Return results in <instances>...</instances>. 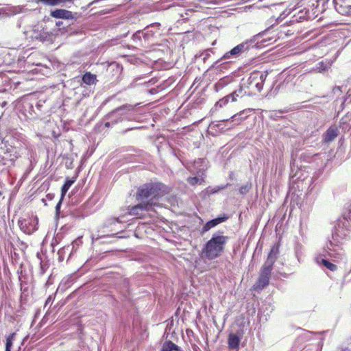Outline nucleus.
Masks as SVG:
<instances>
[{"mask_svg": "<svg viewBox=\"0 0 351 351\" xmlns=\"http://www.w3.org/2000/svg\"><path fill=\"white\" fill-rule=\"evenodd\" d=\"M351 204L344 213L343 217L337 220L332 232V238L324 248L330 257L341 258L344 250L341 247L343 241L346 239L351 230Z\"/></svg>", "mask_w": 351, "mask_h": 351, "instance_id": "f257e3e1", "label": "nucleus"}, {"mask_svg": "<svg viewBox=\"0 0 351 351\" xmlns=\"http://www.w3.org/2000/svg\"><path fill=\"white\" fill-rule=\"evenodd\" d=\"M223 231L214 232L210 239L202 246L199 256L207 261H213L219 258L224 252L228 237L225 236Z\"/></svg>", "mask_w": 351, "mask_h": 351, "instance_id": "f03ea898", "label": "nucleus"}, {"mask_svg": "<svg viewBox=\"0 0 351 351\" xmlns=\"http://www.w3.org/2000/svg\"><path fill=\"white\" fill-rule=\"evenodd\" d=\"M166 193L165 185L160 182L147 183L141 186L136 192V199L143 203L152 204V206Z\"/></svg>", "mask_w": 351, "mask_h": 351, "instance_id": "7ed1b4c3", "label": "nucleus"}, {"mask_svg": "<svg viewBox=\"0 0 351 351\" xmlns=\"http://www.w3.org/2000/svg\"><path fill=\"white\" fill-rule=\"evenodd\" d=\"M267 32L268 29L257 34L250 39H247L234 47L231 49L232 51L235 53L237 58H239L242 53L248 51L252 48L260 49L268 45L269 44L268 42L271 40V38H266L259 40Z\"/></svg>", "mask_w": 351, "mask_h": 351, "instance_id": "20e7f679", "label": "nucleus"}, {"mask_svg": "<svg viewBox=\"0 0 351 351\" xmlns=\"http://www.w3.org/2000/svg\"><path fill=\"white\" fill-rule=\"evenodd\" d=\"M139 105V103L135 104H126L119 106L121 122L125 121L139 122L142 114L137 108Z\"/></svg>", "mask_w": 351, "mask_h": 351, "instance_id": "39448f33", "label": "nucleus"}, {"mask_svg": "<svg viewBox=\"0 0 351 351\" xmlns=\"http://www.w3.org/2000/svg\"><path fill=\"white\" fill-rule=\"evenodd\" d=\"M267 71H254L250 73L247 80L246 84H244L247 88H256V90L260 93L263 88L264 82L267 77Z\"/></svg>", "mask_w": 351, "mask_h": 351, "instance_id": "423d86ee", "label": "nucleus"}, {"mask_svg": "<svg viewBox=\"0 0 351 351\" xmlns=\"http://www.w3.org/2000/svg\"><path fill=\"white\" fill-rule=\"evenodd\" d=\"M25 37L29 41L38 40L44 42L50 37L49 32H46L41 25H36L25 32Z\"/></svg>", "mask_w": 351, "mask_h": 351, "instance_id": "0eeeda50", "label": "nucleus"}, {"mask_svg": "<svg viewBox=\"0 0 351 351\" xmlns=\"http://www.w3.org/2000/svg\"><path fill=\"white\" fill-rule=\"evenodd\" d=\"M119 106L106 114L97 126L109 128L121 122Z\"/></svg>", "mask_w": 351, "mask_h": 351, "instance_id": "6e6552de", "label": "nucleus"}, {"mask_svg": "<svg viewBox=\"0 0 351 351\" xmlns=\"http://www.w3.org/2000/svg\"><path fill=\"white\" fill-rule=\"evenodd\" d=\"M232 128V125L230 124L228 119L213 121L208 125V132L213 136H217L220 133L224 132Z\"/></svg>", "mask_w": 351, "mask_h": 351, "instance_id": "1a4fd4ad", "label": "nucleus"}, {"mask_svg": "<svg viewBox=\"0 0 351 351\" xmlns=\"http://www.w3.org/2000/svg\"><path fill=\"white\" fill-rule=\"evenodd\" d=\"M330 0H302V5L308 3L311 11L317 17L319 14L324 12L328 8Z\"/></svg>", "mask_w": 351, "mask_h": 351, "instance_id": "9d476101", "label": "nucleus"}, {"mask_svg": "<svg viewBox=\"0 0 351 351\" xmlns=\"http://www.w3.org/2000/svg\"><path fill=\"white\" fill-rule=\"evenodd\" d=\"M123 217H112L106 219L104 223L103 227L108 228L111 232H116L117 233L122 230V223L124 222L122 218Z\"/></svg>", "mask_w": 351, "mask_h": 351, "instance_id": "9b49d317", "label": "nucleus"}, {"mask_svg": "<svg viewBox=\"0 0 351 351\" xmlns=\"http://www.w3.org/2000/svg\"><path fill=\"white\" fill-rule=\"evenodd\" d=\"M160 23H153L145 27L143 31L144 34V43L145 44H153L154 40V35L157 30L160 29Z\"/></svg>", "mask_w": 351, "mask_h": 351, "instance_id": "f8f14e48", "label": "nucleus"}, {"mask_svg": "<svg viewBox=\"0 0 351 351\" xmlns=\"http://www.w3.org/2000/svg\"><path fill=\"white\" fill-rule=\"evenodd\" d=\"M332 5L335 10L341 15H348L351 13L350 0H332Z\"/></svg>", "mask_w": 351, "mask_h": 351, "instance_id": "ddd939ff", "label": "nucleus"}, {"mask_svg": "<svg viewBox=\"0 0 351 351\" xmlns=\"http://www.w3.org/2000/svg\"><path fill=\"white\" fill-rule=\"evenodd\" d=\"M303 9L300 10L298 12L295 13L293 18V21L302 22L304 20H309L315 18L313 11H311V7L308 6V3H306Z\"/></svg>", "mask_w": 351, "mask_h": 351, "instance_id": "4468645a", "label": "nucleus"}, {"mask_svg": "<svg viewBox=\"0 0 351 351\" xmlns=\"http://www.w3.org/2000/svg\"><path fill=\"white\" fill-rule=\"evenodd\" d=\"M152 209V204L141 202L135 206L128 208V213L132 216L140 217L143 211Z\"/></svg>", "mask_w": 351, "mask_h": 351, "instance_id": "2eb2a0df", "label": "nucleus"}, {"mask_svg": "<svg viewBox=\"0 0 351 351\" xmlns=\"http://www.w3.org/2000/svg\"><path fill=\"white\" fill-rule=\"evenodd\" d=\"M232 62L221 60V57L213 62L208 70H214L216 72H222L223 70H228Z\"/></svg>", "mask_w": 351, "mask_h": 351, "instance_id": "dca6fc26", "label": "nucleus"}, {"mask_svg": "<svg viewBox=\"0 0 351 351\" xmlns=\"http://www.w3.org/2000/svg\"><path fill=\"white\" fill-rule=\"evenodd\" d=\"M50 16L58 19L70 20L72 18V12L65 9H55L51 11Z\"/></svg>", "mask_w": 351, "mask_h": 351, "instance_id": "f3484780", "label": "nucleus"}, {"mask_svg": "<svg viewBox=\"0 0 351 351\" xmlns=\"http://www.w3.org/2000/svg\"><path fill=\"white\" fill-rule=\"evenodd\" d=\"M339 134V130L336 125H332L323 134V141L330 143Z\"/></svg>", "mask_w": 351, "mask_h": 351, "instance_id": "a211bd4d", "label": "nucleus"}, {"mask_svg": "<svg viewBox=\"0 0 351 351\" xmlns=\"http://www.w3.org/2000/svg\"><path fill=\"white\" fill-rule=\"evenodd\" d=\"M81 84L91 86L97 82V75L89 71H86L81 77Z\"/></svg>", "mask_w": 351, "mask_h": 351, "instance_id": "6ab92c4d", "label": "nucleus"}, {"mask_svg": "<svg viewBox=\"0 0 351 351\" xmlns=\"http://www.w3.org/2000/svg\"><path fill=\"white\" fill-rule=\"evenodd\" d=\"M241 342V337L237 333H230L228 337V345L231 350H238Z\"/></svg>", "mask_w": 351, "mask_h": 351, "instance_id": "aec40b11", "label": "nucleus"}, {"mask_svg": "<svg viewBox=\"0 0 351 351\" xmlns=\"http://www.w3.org/2000/svg\"><path fill=\"white\" fill-rule=\"evenodd\" d=\"M253 110H254L252 108H247L232 115L230 118L228 119L230 124L232 125V127L239 124L241 121H243V118L241 116H242L243 114L250 113Z\"/></svg>", "mask_w": 351, "mask_h": 351, "instance_id": "412c9836", "label": "nucleus"}, {"mask_svg": "<svg viewBox=\"0 0 351 351\" xmlns=\"http://www.w3.org/2000/svg\"><path fill=\"white\" fill-rule=\"evenodd\" d=\"M230 101L232 102V97L228 94L215 103V106L210 109V112L214 113L219 108L226 106Z\"/></svg>", "mask_w": 351, "mask_h": 351, "instance_id": "4be33fe9", "label": "nucleus"}, {"mask_svg": "<svg viewBox=\"0 0 351 351\" xmlns=\"http://www.w3.org/2000/svg\"><path fill=\"white\" fill-rule=\"evenodd\" d=\"M35 101H23V108L22 112L27 117L33 116L34 114H36L34 108V104Z\"/></svg>", "mask_w": 351, "mask_h": 351, "instance_id": "5701e85b", "label": "nucleus"}, {"mask_svg": "<svg viewBox=\"0 0 351 351\" xmlns=\"http://www.w3.org/2000/svg\"><path fill=\"white\" fill-rule=\"evenodd\" d=\"M76 178H70L66 177L63 185L61 187V194L60 196H62V199H64L67 191H69V188L71 186V185L75 182Z\"/></svg>", "mask_w": 351, "mask_h": 351, "instance_id": "b1692460", "label": "nucleus"}, {"mask_svg": "<svg viewBox=\"0 0 351 351\" xmlns=\"http://www.w3.org/2000/svg\"><path fill=\"white\" fill-rule=\"evenodd\" d=\"M269 279L270 278L267 276L259 274L258 280L254 285L255 289L260 290L265 289L269 285Z\"/></svg>", "mask_w": 351, "mask_h": 351, "instance_id": "393cba45", "label": "nucleus"}, {"mask_svg": "<svg viewBox=\"0 0 351 351\" xmlns=\"http://www.w3.org/2000/svg\"><path fill=\"white\" fill-rule=\"evenodd\" d=\"M132 40L136 45L144 47L147 44L144 43V34L143 30H138L132 36Z\"/></svg>", "mask_w": 351, "mask_h": 351, "instance_id": "a878e982", "label": "nucleus"}, {"mask_svg": "<svg viewBox=\"0 0 351 351\" xmlns=\"http://www.w3.org/2000/svg\"><path fill=\"white\" fill-rule=\"evenodd\" d=\"M233 79L231 76H225L222 78H221L215 84V89L217 92H218L219 90L223 88L224 86L228 85L229 83L231 82L232 80Z\"/></svg>", "mask_w": 351, "mask_h": 351, "instance_id": "bb28decb", "label": "nucleus"}, {"mask_svg": "<svg viewBox=\"0 0 351 351\" xmlns=\"http://www.w3.org/2000/svg\"><path fill=\"white\" fill-rule=\"evenodd\" d=\"M181 351L182 349L180 346L175 344L170 340L165 341L162 344L160 351Z\"/></svg>", "mask_w": 351, "mask_h": 351, "instance_id": "cd10ccee", "label": "nucleus"}, {"mask_svg": "<svg viewBox=\"0 0 351 351\" xmlns=\"http://www.w3.org/2000/svg\"><path fill=\"white\" fill-rule=\"evenodd\" d=\"M245 87L246 86H244V84H241L238 89L230 94L232 97V102L236 101L238 97H243L246 94V91H244Z\"/></svg>", "mask_w": 351, "mask_h": 351, "instance_id": "c85d7f7f", "label": "nucleus"}, {"mask_svg": "<svg viewBox=\"0 0 351 351\" xmlns=\"http://www.w3.org/2000/svg\"><path fill=\"white\" fill-rule=\"evenodd\" d=\"M70 215L73 218L82 219L87 215L85 213V210H84L83 206H80V207L71 210Z\"/></svg>", "mask_w": 351, "mask_h": 351, "instance_id": "c756f323", "label": "nucleus"}, {"mask_svg": "<svg viewBox=\"0 0 351 351\" xmlns=\"http://www.w3.org/2000/svg\"><path fill=\"white\" fill-rule=\"evenodd\" d=\"M230 184L229 183H227L225 185H221V186H208L205 189V192L208 195H214L215 193H219L223 189H225L228 187Z\"/></svg>", "mask_w": 351, "mask_h": 351, "instance_id": "7c9ffc66", "label": "nucleus"}, {"mask_svg": "<svg viewBox=\"0 0 351 351\" xmlns=\"http://www.w3.org/2000/svg\"><path fill=\"white\" fill-rule=\"evenodd\" d=\"M71 245H65L63 247H62L61 249H60L58 252V261L60 262H62L64 260V258H65V255L66 254H70V252H71ZM71 257H68V260Z\"/></svg>", "mask_w": 351, "mask_h": 351, "instance_id": "2f4dec72", "label": "nucleus"}, {"mask_svg": "<svg viewBox=\"0 0 351 351\" xmlns=\"http://www.w3.org/2000/svg\"><path fill=\"white\" fill-rule=\"evenodd\" d=\"M16 335V332H14L6 337L5 351H12V348Z\"/></svg>", "mask_w": 351, "mask_h": 351, "instance_id": "473e14b6", "label": "nucleus"}, {"mask_svg": "<svg viewBox=\"0 0 351 351\" xmlns=\"http://www.w3.org/2000/svg\"><path fill=\"white\" fill-rule=\"evenodd\" d=\"M347 90L346 94L343 97V104L351 103V79L347 82Z\"/></svg>", "mask_w": 351, "mask_h": 351, "instance_id": "72a5a7b5", "label": "nucleus"}, {"mask_svg": "<svg viewBox=\"0 0 351 351\" xmlns=\"http://www.w3.org/2000/svg\"><path fill=\"white\" fill-rule=\"evenodd\" d=\"M217 226V223L215 219L208 221L202 227L201 233L204 234L205 232L210 230L211 228H215Z\"/></svg>", "mask_w": 351, "mask_h": 351, "instance_id": "f704fd0d", "label": "nucleus"}, {"mask_svg": "<svg viewBox=\"0 0 351 351\" xmlns=\"http://www.w3.org/2000/svg\"><path fill=\"white\" fill-rule=\"evenodd\" d=\"M82 244V237H77L76 239H75L72 243L71 244H70L69 245H71V252H70L69 254V257L71 256V255L75 252H76L77 247L79 246H80Z\"/></svg>", "mask_w": 351, "mask_h": 351, "instance_id": "c9c22d12", "label": "nucleus"}, {"mask_svg": "<svg viewBox=\"0 0 351 351\" xmlns=\"http://www.w3.org/2000/svg\"><path fill=\"white\" fill-rule=\"evenodd\" d=\"M29 224V221L27 220L19 221V226L21 229L26 234H31L32 232L34 231L35 229L33 228L31 230L29 228L28 225Z\"/></svg>", "mask_w": 351, "mask_h": 351, "instance_id": "e433bc0d", "label": "nucleus"}, {"mask_svg": "<svg viewBox=\"0 0 351 351\" xmlns=\"http://www.w3.org/2000/svg\"><path fill=\"white\" fill-rule=\"evenodd\" d=\"M252 182H247L245 184L242 185L239 188V192L241 195H245L249 193V191L252 189Z\"/></svg>", "mask_w": 351, "mask_h": 351, "instance_id": "4c0bfd02", "label": "nucleus"}, {"mask_svg": "<svg viewBox=\"0 0 351 351\" xmlns=\"http://www.w3.org/2000/svg\"><path fill=\"white\" fill-rule=\"evenodd\" d=\"M321 264L326 267L328 269L333 271H335L337 269V267L336 265L332 263L328 260L326 258H322L321 260Z\"/></svg>", "mask_w": 351, "mask_h": 351, "instance_id": "58836bf2", "label": "nucleus"}, {"mask_svg": "<svg viewBox=\"0 0 351 351\" xmlns=\"http://www.w3.org/2000/svg\"><path fill=\"white\" fill-rule=\"evenodd\" d=\"M236 58H237L235 56V53L233 52V51H232V49L227 51L221 56V60H224L228 62H231L232 63V60L236 59Z\"/></svg>", "mask_w": 351, "mask_h": 351, "instance_id": "ea45409f", "label": "nucleus"}, {"mask_svg": "<svg viewBox=\"0 0 351 351\" xmlns=\"http://www.w3.org/2000/svg\"><path fill=\"white\" fill-rule=\"evenodd\" d=\"M213 51L211 49L205 50L202 52H201L199 55H196V58H202L204 62H206V61L208 59V58L210 56V53Z\"/></svg>", "mask_w": 351, "mask_h": 351, "instance_id": "a19ab883", "label": "nucleus"}, {"mask_svg": "<svg viewBox=\"0 0 351 351\" xmlns=\"http://www.w3.org/2000/svg\"><path fill=\"white\" fill-rule=\"evenodd\" d=\"M328 66V63L324 62V61H321L317 64L316 70L318 72L322 73L326 71Z\"/></svg>", "mask_w": 351, "mask_h": 351, "instance_id": "79ce46f5", "label": "nucleus"}, {"mask_svg": "<svg viewBox=\"0 0 351 351\" xmlns=\"http://www.w3.org/2000/svg\"><path fill=\"white\" fill-rule=\"evenodd\" d=\"M63 199H62V196H60V198L55 207V218L56 219H58L60 217V208Z\"/></svg>", "mask_w": 351, "mask_h": 351, "instance_id": "37998d69", "label": "nucleus"}, {"mask_svg": "<svg viewBox=\"0 0 351 351\" xmlns=\"http://www.w3.org/2000/svg\"><path fill=\"white\" fill-rule=\"evenodd\" d=\"M201 181H203V178H199L197 176H194V177H189L188 178V182L189 183L191 184V185H196L197 184H199L201 183Z\"/></svg>", "mask_w": 351, "mask_h": 351, "instance_id": "c03bdc74", "label": "nucleus"}, {"mask_svg": "<svg viewBox=\"0 0 351 351\" xmlns=\"http://www.w3.org/2000/svg\"><path fill=\"white\" fill-rule=\"evenodd\" d=\"M214 219L216 221L217 225H219V224L226 221L228 219V215L223 213V214L219 215V216H217V217H215Z\"/></svg>", "mask_w": 351, "mask_h": 351, "instance_id": "a18cd8bd", "label": "nucleus"}, {"mask_svg": "<svg viewBox=\"0 0 351 351\" xmlns=\"http://www.w3.org/2000/svg\"><path fill=\"white\" fill-rule=\"evenodd\" d=\"M347 90V84H343L341 86H336L333 88L332 91L335 94L337 92L339 93H346Z\"/></svg>", "mask_w": 351, "mask_h": 351, "instance_id": "49530a36", "label": "nucleus"}, {"mask_svg": "<svg viewBox=\"0 0 351 351\" xmlns=\"http://www.w3.org/2000/svg\"><path fill=\"white\" fill-rule=\"evenodd\" d=\"M271 271H272V269L267 268L266 267L262 266L261 271H260V274L270 278Z\"/></svg>", "mask_w": 351, "mask_h": 351, "instance_id": "de8ad7c7", "label": "nucleus"}, {"mask_svg": "<svg viewBox=\"0 0 351 351\" xmlns=\"http://www.w3.org/2000/svg\"><path fill=\"white\" fill-rule=\"evenodd\" d=\"M275 261H275L274 259H272V258H267V260H266V261H265V263L263 264V266L266 267H267V268H269V269H273V266H274V264Z\"/></svg>", "mask_w": 351, "mask_h": 351, "instance_id": "09e8293b", "label": "nucleus"}, {"mask_svg": "<svg viewBox=\"0 0 351 351\" xmlns=\"http://www.w3.org/2000/svg\"><path fill=\"white\" fill-rule=\"evenodd\" d=\"M277 253H278V250H275L274 247L271 249L268 256H267V258H271L272 259H274L276 261V256H277Z\"/></svg>", "mask_w": 351, "mask_h": 351, "instance_id": "8fccbe9b", "label": "nucleus"}, {"mask_svg": "<svg viewBox=\"0 0 351 351\" xmlns=\"http://www.w3.org/2000/svg\"><path fill=\"white\" fill-rule=\"evenodd\" d=\"M206 160L204 158H198L194 161L195 166H204Z\"/></svg>", "mask_w": 351, "mask_h": 351, "instance_id": "3c124183", "label": "nucleus"}, {"mask_svg": "<svg viewBox=\"0 0 351 351\" xmlns=\"http://www.w3.org/2000/svg\"><path fill=\"white\" fill-rule=\"evenodd\" d=\"M111 12L110 9H104L98 12H94L92 14L104 15Z\"/></svg>", "mask_w": 351, "mask_h": 351, "instance_id": "603ef678", "label": "nucleus"}, {"mask_svg": "<svg viewBox=\"0 0 351 351\" xmlns=\"http://www.w3.org/2000/svg\"><path fill=\"white\" fill-rule=\"evenodd\" d=\"M82 16V13H79V12H72V18L71 20H73L74 19L75 21H76L77 19H79L80 17Z\"/></svg>", "mask_w": 351, "mask_h": 351, "instance_id": "864d4df0", "label": "nucleus"}, {"mask_svg": "<svg viewBox=\"0 0 351 351\" xmlns=\"http://www.w3.org/2000/svg\"><path fill=\"white\" fill-rule=\"evenodd\" d=\"M173 154L180 161H182V159L180 158V150H173Z\"/></svg>", "mask_w": 351, "mask_h": 351, "instance_id": "5fc2aeb1", "label": "nucleus"}, {"mask_svg": "<svg viewBox=\"0 0 351 351\" xmlns=\"http://www.w3.org/2000/svg\"><path fill=\"white\" fill-rule=\"evenodd\" d=\"M307 158H309L310 157L307 156ZM300 159L304 161L309 162V160H307L306 156H305V154L304 153L301 154Z\"/></svg>", "mask_w": 351, "mask_h": 351, "instance_id": "6e6d98bb", "label": "nucleus"}, {"mask_svg": "<svg viewBox=\"0 0 351 351\" xmlns=\"http://www.w3.org/2000/svg\"><path fill=\"white\" fill-rule=\"evenodd\" d=\"M52 302V298L49 296L45 301V306H47L49 304Z\"/></svg>", "mask_w": 351, "mask_h": 351, "instance_id": "4d7b16f0", "label": "nucleus"}, {"mask_svg": "<svg viewBox=\"0 0 351 351\" xmlns=\"http://www.w3.org/2000/svg\"><path fill=\"white\" fill-rule=\"evenodd\" d=\"M36 107L38 110H41V108L43 107V104L40 101L36 103Z\"/></svg>", "mask_w": 351, "mask_h": 351, "instance_id": "13d9d810", "label": "nucleus"}, {"mask_svg": "<svg viewBox=\"0 0 351 351\" xmlns=\"http://www.w3.org/2000/svg\"><path fill=\"white\" fill-rule=\"evenodd\" d=\"M54 197V195L53 194H51V193H48L47 195V197L49 199H52Z\"/></svg>", "mask_w": 351, "mask_h": 351, "instance_id": "bf43d9fd", "label": "nucleus"}, {"mask_svg": "<svg viewBox=\"0 0 351 351\" xmlns=\"http://www.w3.org/2000/svg\"><path fill=\"white\" fill-rule=\"evenodd\" d=\"M56 25L57 27H60L63 25V22L62 21H57Z\"/></svg>", "mask_w": 351, "mask_h": 351, "instance_id": "052dcab7", "label": "nucleus"}, {"mask_svg": "<svg viewBox=\"0 0 351 351\" xmlns=\"http://www.w3.org/2000/svg\"><path fill=\"white\" fill-rule=\"evenodd\" d=\"M0 105L2 108H4L8 105V102L4 101L1 102Z\"/></svg>", "mask_w": 351, "mask_h": 351, "instance_id": "680f3d73", "label": "nucleus"}, {"mask_svg": "<svg viewBox=\"0 0 351 351\" xmlns=\"http://www.w3.org/2000/svg\"><path fill=\"white\" fill-rule=\"evenodd\" d=\"M248 116H249V113H247V114H243L242 116H241V117L243 118V120H245Z\"/></svg>", "mask_w": 351, "mask_h": 351, "instance_id": "e2e57ef3", "label": "nucleus"}, {"mask_svg": "<svg viewBox=\"0 0 351 351\" xmlns=\"http://www.w3.org/2000/svg\"><path fill=\"white\" fill-rule=\"evenodd\" d=\"M136 128H137V127H134V128H128V129H127V130H125L124 131V133L127 132H128V131H129V130H133V129H136Z\"/></svg>", "mask_w": 351, "mask_h": 351, "instance_id": "0e129e2a", "label": "nucleus"}, {"mask_svg": "<svg viewBox=\"0 0 351 351\" xmlns=\"http://www.w3.org/2000/svg\"><path fill=\"white\" fill-rule=\"evenodd\" d=\"M50 284H51V280H50V278H49V280L46 282V285L49 286Z\"/></svg>", "mask_w": 351, "mask_h": 351, "instance_id": "69168bd1", "label": "nucleus"}, {"mask_svg": "<svg viewBox=\"0 0 351 351\" xmlns=\"http://www.w3.org/2000/svg\"><path fill=\"white\" fill-rule=\"evenodd\" d=\"M150 93H151L152 94H154V93H155V89H154V88H152V89L150 90Z\"/></svg>", "mask_w": 351, "mask_h": 351, "instance_id": "338daca9", "label": "nucleus"}, {"mask_svg": "<svg viewBox=\"0 0 351 351\" xmlns=\"http://www.w3.org/2000/svg\"><path fill=\"white\" fill-rule=\"evenodd\" d=\"M282 276H284V277H287V274H282Z\"/></svg>", "mask_w": 351, "mask_h": 351, "instance_id": "774afa93", "label": "nucleus"}]
</instances>
